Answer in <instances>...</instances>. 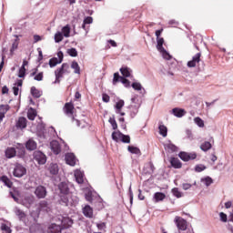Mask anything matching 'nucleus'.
I'll return each instance as SVG.
<instances>
[{
  "mask_svg": "<svg viewBox=\"0 0 233 233\" xmlns=\"http://www.w3.org/2000/svg\"><path fill=\"white\" fill-rule=\"evenodd\" d=\"M59 203L64 207H74L79 203V199L72 196V185L66 182H61L58 185Z\"/></svg>",
  "mask_w": 233,
  "mask_h": 233,
  "instance_id": "1",
  "label": "nucleus"
},
{
  "mask_svg": "<svg viewBox=\"0 0 233 233\" xmlns=\"http://www.w3.org/2000/svg\"><path fill=\"white\" fill-rule=\"evenodd\" d=\"M64 112L66 114V116H70L72 117L73 123L76 125V127H81V128H85V122H81L77 119H76L74 116V104L72 102L66 103L64 106Z\"/></svg>",
  "mask_w": 233,
  "mask_h": 233,
  "instance_id": "2",
  "label": "nucleus"
},
{
  "mask_svg": "<svg viewBox=\"0 0 233 233\" xmlns=\"http://www.w3.org/2000/svg\"><path fill=\"white\" fill-rule=\"evenodd\" d=\"M132 105L128 106L130 110V117L134 118L135 116H137L139 112V108L141 106V103L137 102V98L133 97L131 98Z\"/></svg>",
  "mask_w": 233,
  "mask_h": 233,
  "instance_id": "3",
  "label": "nucleus"
},
{
  "mask_svg": "<svg viewBox=\"0 0 233 233\" xmlns=\"http://www.w3.org/2000/svg\"><path fill=\"white\" fill-rule=\"evenodd\" d=\"M178 157H180V159L182 161H194V159H196L198 157V154L196 152H185V151H181L178 154Z\"/></svg>",
  "mask_w": 233,
  "mask_h": 233,
  "instance_id": "4",
  "label": "nucleus"
},
{
  "mask_svg": "<svg viewBox=\"0 0 233 233\" xmlns=\"http://www.w3.org/2000/svg\"><path fill=\"white\" fill-rule=\"evenodd\" d=\"M35 161H37L38 165H45L46 163V155L41 151H35L34 154Z\"/></svg>",
  "mask_w": 233,
  "mask_h": 233,
  "instance_id": "5",
  "label": "nucleus"
},
{
  "mask_svg": "<svg viewBox=\"0 0 233 233\" xmlns=\"http://www.w3.org/2000/svg\"><path fill=\"white\" fill-rule=\"evenodd\" d=\"M15 177H23L26 174V167L21 164H16L13 172Z\"/></svg>",
  "mask_w": 233,
  "mask_h": 233,
  "instance_id": "6",
  "label": "nucleus"
},
{
  "mask_svg": "<svg viewBox=\"0 0 233 233\" xmlns=\"http://www.w3.org/2000/svg\"><path fill=\"white\" fill-rule=\"evenodd\" d=\"M46 187H45L44 186L36 187L35 190V195L38 199H45L46 198Z\"/></svg>",
  "mask_w": 233,
  "mask_h": 233,
  "instance_id": "7",
  "label": "nucleus"
},
{
  "mask_svg": "<svg viewBox=\"0 0 233 233\" xmlns=\"http://www.w3.org/2000/svg\"><path fill=\"white\" fill-rule=\"evenodd\" d=\"M175 223H176L178 230H186L187 229V220H185V218H183L181 217H176Z\"/></svg>",
  "mask_w": 233,
  "mask_h": 233,
  "instance_id": "8",
  "label": "nucleus"
},
{
  "mask_svg": "<svg viewBox=\"0 0 233 233\" xmlns=\"http://www.w3.org/2000/svg\"><path fill=\"white\" fill-rule=\"evenodd\" d=\"M37 208L39 212H50V210H52L50 205L48 204V201L46 200H41L37 204Z\"/></svg>",
  "mask_w": 233,
  "mask_h": 233,
  "instance_id": "9",
  "label": "nucleus"
},
{
  "mask_svg": "<svg viewBox=\"0 0 233 233\" xmlns=\"http://www.w3.org/2000/svg\"><path fill=\"white\" fill-rule=\"evenodd\" d=\"M201 61V53H197L193 57L192 60L187 62L188 68H196L198 63Z\"/></svg>",
  "mask_w": 233,
  "mask_h": 233,
  "instance_id": "10",
  "label": "nucleus"
},
{
  "mask_svg": "<svg viewBox=\"0 0 233 233\" xmlns=\"http://www.w3.org/2000/svg\"><path fill=\"white\" fill-rule=\"evenodd\" d=\"M65 160L67 165H70V167H75L76 162L77 161L74 153L66 154Z\"/></svg>",
  "mask_w": 233,
  "mask_h": 233,
  "instance_id": "11",
  "label": "nucleus"
},
{
  "mask_svg": "<svg viewBox=\"0 0 233 233\" xmlns=\"http://www.w3.org/2000/svg\"><path fill=\"white\" fill-rule=\"evenodd\" d=\"M28 123V120H26V117L25 116H20L18 120L16 121L15 127L16 128L23 130L26 128V125Z\"/></svg>",
  "mask_w": 233,
  "mask_h": 233,
  "instance_id": "12",
  "label": "nucleus"
},
{
  "mask_svg": "<svg viewBox=\"0 0 233 233\" xmlns=\"http://www.w3.org/2000/svg\"><path fill=\"white\" fill-rule=\"evenodd\" d=\"M50 147H51L52 152H54V154H56V156H57V154L61 153V145L59 144V142H57V140H53L50 143Z\"/></svg>",
  "mask_w": 233,
  "mask_h": 233,
  "instance_id": "13",
  "label": "nucleus"
},
{
  "mask_svg": "<svg viewBox=\"0 0 233 233\" xmlns=\"http://www.w3.org/2000/svg\"><path fill=\"white\" fill-rule=\"evenodd\" d=\"M75 177L78 185H83V183H85V173L81 170L75 171Z\"/></svg>",
  "mask_w": 233,
  "mask_h": 233,
  "instance_id": "14",
  "label": "nucleus"
},
{
  "mask_svg": "<svg viewBox=\"0 0 233 233\" xmlns=\"http://www.w3.org/2000/svg\"><path fill=\"white\" fill-rule=\"evenodd\" d=\"M59 58L54 57L49 60V66L51 68H54V66L63 63V53H61V56H58Z\"/></svg>",
  "mask_w": 233,
  "mask_h": 233,
  "instance_id": "15",
  "label": "nucleus"
},
{
  "mask_svg": "<svg viewBox=\"0 0 233 233\" xmlns=\"http://www.w3.org/2000/svg\"><path fill=\"white\" fill-rule=\"evenodd\" d=\"M61 225L64 228H70L74 225V220L68 217H64L61 221Z\"/></svg>",
  "mask_w": 233,
  "mask_h": 233,
  "instance_id": "16",
  "label": "nucleus"
},
{
  "mask_svg": "<svg viewBox=\"0 0 233 233\" xmlns=\"http://www.w3.org/2000/svg\"><path fill=\"white\" fill-rule=\"evenodd\" d=\"M164 147L169 154H174V152H177L179 150V148L170 141L167 144H165Z\"/></svg>",
  "mask_w": 233,
  "mask_h": 233,
  "instance_id": "17",
  "label": "nucleus"
},
{
  "mask_svg": "<svg viewBox=\"0 0 233 233\" xmlns=\"http://www.w3.org/2000/svg\"><path fill=\"white\" fill-rule=\"evenodd\" d=\"M169 163L173 168H181L183 167L181 160L177 157H171Z\"/></svg>",
  "mask_w": 233,
  "mask_h": 233,
  "instance_id": "18",
  "label": "nucleus"
},
{
  "mask_svg": "<svg viewBox=\"0 0 233 233\" xmlns=\"http://www.w3.org/2000/svg\"><path fill=\"white\" fill-rule=\"evenodd\" d=\"M83 214L86 218H94V209L89 205H86L83 208Z\"/></svg>",
  "mask_w": 233,
  "mask_h": 233,
  "instance_id": "19",
  "label": "nucleus"
},
{
  "mask_svg": "<svg viewBox=\"0 0 233 233\" xmlns=\"http://www.w3.org/2000/svg\"><path fill=\"white\" fill-rule=\"evenodd\" d=\"M56 71L58 74L62 75V76L64 74H70V66L66 63H64L60 68L56 69Z\"/></svg>",
  "mask_w": 233,
  "mask_h": 233,
  "instance_id": "20",
  "label": "nucleus"
},
{
  "mask_svg": "<svg viewBox=\"0 0 233 233\" xmlns=\"http://www.w3.org/2000/svg\"><path fill=\"white\" fill-rule=\"evenodd\" d=\"M172 114L176 117H183V116L187 114V111H185V109H182V108L175 107L172 109Z\"/></svg>",
  "mask_w": 233,
  "mask_h": 233,
  "instance_id": "21",
  "label": "nucleus"
},
{
  "mask_svg": "<svg viewBox=\"0 0 233 233\" xmlns=\"http://www.w3.org/2000/svg\"><path fill=\"white\" fill-rule=\"evenodd\" d=\"M25 148L28 150H35L37 148V143L34 141V139L30 138L26 143H25Z\"/></svg>",
  "mask_w": 233,
  "mask_h": 233,
  "instance_id": "22",
  "label": "nucleus"
},
{
  "mask_svg": "<svg viewBox=\"0 0 233 233\" xmlns=\"http://www.w3.org/2000/svg\"><path fill=\"white\" fill-rule=\"evenodd\" d=\"M48 170L52 176H57V174H59V167L57 164H50Z\"/></svg>",
  "mask_w": 233,
  "mask_h": 233,
  "instance_id": "23",
  "label": "nucleus"
},
{
  "mask_svg": "<svg viewBox=\"0 0 233 233\" xmlns=\"http://www.w3.org/2000/svg\"><path fill=\"white\" fill-rule=\"evenodd\" d=\"M15 147H8L5 150V157H8V159H12V157H15Z\"/></svg>",
  "mask_w": 233,
  "mask_h": 233,
  "instance_id": "24",
  "label": "nucleus"
},
{
  "mask_svg": "<svg viewBox=\"0 0 233 233\" xmlns=\"http://www.w3.org/2000/svg\"><path fill=\"white\" fill-rule=\"evenodd\" d=\"M123 133H121L120 131H114L112 133V139L113 141H116V143H119V141H121Z\"/></svg>",
  "mask_w": 233,
  "mask_h": 233,
  "instance_id": "25",
  "label": "nucleus"
},
{
  "mask_svg": "<svg viewBox=\"0 0 233 233\" xmlns=\"http://www.w3.org/2000/svg\"><path fill=\"white\" fill-rule=\"evenodd\" d=\"M127 150L128 152H130V154H136L137 156H141V149H139V147H137L128 146Z\"/></svg>",
  "mask_w": 233,
  "mask_h": 233,
  "instance_id": "26",
  "label": "nucleus"
},
{
  "mask_svg": "<svg viewBox=\"0 0 233 233\" xmlns=\"http://www.w3.org/2000/svg\"><path fill=\"white\" fill-rule=\"evenodd\" d=\"M167 198V195L161 192H157L154 194V199L156 203H159V201H163Z\"/></svg>",
  "mask_w": 233,
  "mask_h": 233,
  "instance_id": "27",
  "label": "nucleus"
},
{
  "mask_svg": "<svg viewBox=\"0 0 233 233\" xmlns=\"http://www.w3.org/2000/svg\"><path fill=\"white\" fill-rule=\"evenodd\" d=\"M14 212L19 219H25V218H26L25 211L21 210L19 208H15Z\"/></svg>",
  "mask_w": 233,
  "mask_h": 233,
  "instance_id": "28",
  "label": "nucleus"
},
{
  "mask_svg": "<svg viewBox=\"0 0 233 233\" xmlns=\"http://www.w3.org/2000/svg\"><path fill=\"white\" fill-rule=\"evenodd\" d=\"M47 233H61V226L53 224L49 227Z\"/></svg>",
  "mask_w": 233,
  "mask_h": 233,
  "instance_id": "29",
  "label": "nucleus"
},
{
  "mask_svg": "<svg viewBox=\"0 0 233 233\" xmlns=\"http://www.w3.org/2000/svg\"><path fill=\"white\" fill-rule=\"evenodd\" d=\"M125 106V101L119 100L116 103L115 108H116V114H121V108Z\"/></svg>",
  "mask_w": 233,
  "mask_h": 233,
  "instance_id": "30",
  "label": "nucleus"
},
{
  "mask_svg": "<svg viewBox=\"0 0 233 233\" xmlns=\"http://www.w3.org/2000/svg\"><path fill=\"white\" fill-rule=\"evenodd\" d=\"M158 130H159L160 136H162L163 137H167L168 134V129L165 125H159Z\"/></svg>",
  "mask_w": 233,
  "mask_h": 233,
  "instance_id": "31",
  "label": "nucleus"
},
{
  "mask_svg": "<svg viewBox=\"0 0 233 233\" xmlns=\"http://www.w3.org/2000/svg\"><path fill=\"white\" fill-rule=\"evenodd\" d=\"M200 148L203 150V152H208V150L212 148V144H210L208 141H206L200 146Z\"/></svg>",
  "mask_w": 233,
  "mask_h": 233,
  "instance_id": "32",
  "label": "nucleus"
},
{
  "mask_svg": "<svg viewBox=\"0 0 233 233\" xmlns=\"http://www.w3.org/2000/svg\"><path fill=\"white\" fill-rule=\"evenodd\" d=\"M31 94H32L33 97H36V99L42 96L41 91H39L37 88H35V86L31 87Z\"/></svg>",
  "mask_w": 233,
  "mask_h": 233,
  "instance_id": "33",
  "label": "nucleus"
},
{
  "mask_svg": "<svg viewBox=\"0 0 233 233\" xmlns=\"http://www.w3.org/2000/svg\"><path fill=\"white\" fill-rule=\"evenodd\" d=\"M165 44V39L163 37L157 38V49L163 50L165 47H163V45Z\"/></svg>",
  "mask_w": 233,
  "mask_h": 233,
  "instance_id": "34",
  "label": "nucleus"
},
{
  "mask_svg": "<svg viewBox=\"0 0 233 233\" xmlns=\"http://www.w3.org/2000/svg\"><path fill=\"white\" fill-rule=\"evenodd\" d=\"M62 35L64 37H70V25H66L62 28Z\"/></svg>",
  "mask_w": 233,
  "mask_h": 233,
  "instance_id": "35",
  "label": "nucleus"
},
{
  "mask_svg": "<svg viewBox=\"0 0 233 233\" xmlns=\"http://www.w3.org/2000/svg\"><path fill=\"white\" fill-rule=\"evenodd\" d=\"M71 68L75 70V74H81V67H79V64H77V62L73 61L71 64Z\"/></svg>",
  "mask_w": 233,
  "mask_h": 233,
  "instance_id": "36",
  "label": "nucleus"
},
{
  "mask_svg": "<svg viewBox=\"0 0 233 233\" xmlns=\"http://www.w3.org/2000/svg\"><path fill=\"white\" fill-rule=\"evenodd\" d=\"M120 72L124 77H130V68L122 67L120 68Z\"/></svg>",
  "mask_w": 233,
  "mask_h": 233,
  "instance_id": "37",
  "label": "nucleus"
},
{
  "mask_svg": "<svg viewBox=\"0 0 233 233\" xmlns=\"http://www.w3.org/2000/svg\"><path fill=\"white\" fill-rule=\"evenodd\" d=\"M194 123H196L199 128H203V127H205V121H203L199 116L194 118Z\"/></svg>",
  "mask_w": 233,
  "mask_h": 233,
  "instance_id": "38",
  "label": "nucleus"
},
{
  "mask_svg": "<svg viewBox=\"0 0 233 233\" xmlns=\"http://www.w3.org/2000/svg\"><path fill=\"white\" fill-rule=\"evenodd\" d=\"M201 181H202V183H204V185H206V187H210L212 185V183H214V180H212V177H210L202 178Z\"/></svg>",
  "mask_w": 233,
  "mask_h": 233,
  "instance_id": "39",
  "label": "nucleus"
},
{
  "mask_svg": "<svg viewBox=\"0 0 233 233\" xmlns=\"http://www.w3.org/2000/svg\"><path fill=\"white\" fill-rule=\"evenodd\" d=\"M132 88H134V90H143V92H145V88H143V86H141V83L139 82H134L132 85H131Z\"/></svg>",
  "mask_w": 233,
  "mask_h": 233,
  "instance_id": "40",
  "label": "nucleus"
},
{
  "mask_svg": "<svg viewBox=\"0 0 233 233\" xmlns=\"http://www.w3.org/2000/svg\"><path fill=\"white\" fill-rule=\"evenodd\" d=\"M63 33L60 32V31H57L56 34H55V42L56 43H61V41H63Z\"/></svg>",
  "mask_w": 233,
  "mask_h": 233,
  "instance_id": "41",
  "label": "nucleus"
},
{
  "mask_svg": "<svg viewBox=\"0 0 233 233\" xmlns=\"http://www.w3.org/2000/svg\"><path fill=\"white\" fill-rule=\"evenodd\" d=\"M121 79H123V76H119V73H115L113 78V85H117V83H121Z\"/></svg>",
  "mask_w": 233,
  "mask_h": 233,
  "instance_id": "42",
  "label": "nucleus"
},
{
  "mask_svg": "<svg viewBox=\"0 0 233 233\" xmlns=\"http://www.w3.org/2000/svg\"><path fill=\"white\" fill-rule=\"evenodd\" d=\"M36 116H37V114L35 113V111L34 109L29 110L27 113V117H28V119H30V121H34L35 119Z\"/></svg>",
  "mask_w": 233,
  "mask_h": 233,
  "instance_id": "43",
  "label": "nucleus"
},
{
  "mask_svg": "<svg viewBox=\"0 0 233 233\" xmlns=\"http://www.w3.org/2000/svg\"><path fill=\"white\" fill-rule=\"evenodd\" d=\"M158 52H160V54L162 55V57L164 58V59H167V60H169V59H171V56H170V54H168V52H167L166 50H165V48L164 49H160Z\"/></svg>",
  "mask_w": 233,
  "mask_h": 233,
  "instance_id": "44",
  "label": "nucleus"
},
{
  "mask_svg": "<svg viewBox=\"0 0 233 233\" xmlns=\"http://www.w3.org/2000/svg\"><path fill=\"white\" fill-rule=\"evenodd\" d=\"M172 194L175 196V198H183V193H181L177 187H174L172 189Z\"/></svg>",
  "mask_w": 233,
  "mask_h": 233,
  "instance_id": "45",
  "label": "nucleus"
},
{
  "mask_svg": "<svg viewBox=\"0 0 233 233\" xmlns=\"http://www.w3.org/2000/svg\"><path fill=\"white\" fill-rule=\"evenodd\" d=\"M203 170H207V166L203 164H198L195 166V172H203Z\"/></svg>",
  "mask_w": 233,
  "mask_h": 233,
  "instance_id": "46",
  "label": "nucleus"
},
{
  "mask_svg": "<svg viewBox=\"0 0 233 233\" xmlns=\"http://www.w3.org/2000/svg\"><path fill=\"white\" fill-rule=\"evenodd\" d=\"M109 123L112 126L113 130H117V122L114 116L109 118Z\"/></svg>",
  "mask_w": 233,
  "mask_h": 233,
  "instance_id": "47",
  "label": "nucleus"
},
{
  "mask_svg": "<svg viewBox=\"0 0 233 233\" xmlns=\"http://www.w3.org/2000/svg\"><path fill=\"white\" fill-rule=\"evenodd\" d=\"M67 53L71 57H77V49L74 47L67 49Z\"/></svg>",
  "mask_w": 233,
  "mask_h": 233,
  "instance_id": "48",
  "label": "nucleus"
},
{
  "mask_svg": "<svg viewBox=\"0 0 233 233\" xmlns=\"http://www.w3.org/2000/svg\"><path fill=\"white\" fill-rule=\"evenodd\" d=\"M55 75H56V80L54 83V85L57 84V83H61V77H63V75H60L59 72H57L56 70L55 71Z\"/></svg>",
  "mask_w": 233,
  "mask_h": 233,
  "instance_id": "49",
  "label": "nucleus"
},
{
  "mask_svg": "<svg viewBox=\"0 0 233 233\" xmlns=\"http://www.w3.org/2000/svg\"><path fill=\"white\" fill-rule=\"evenodd\" d=\"M122 143H130V136L122 134V138L120 139Z\"/></svg>",
  "mask_w": 233,
  "mask_h": 233,
  "instance_id": "50",
  "label": "nucleus"
},
{
  "mask_svg": "<svg viewBox=\"0 0 233 233\" xmlns=\"http://www.w3.org/2000/svg\"><path fill=\"white\" fill-rule=\"evenodd\" d=\"M0 109L2 110V112H0V114H4V116H5V114L8 110H10V106H9L8 105H1V106H0Z\"/></svg>",
  "mask_w": 233,
  "mask_h": 233,
  "instance_id": "51",
  "label": "nucleus"
},
{
  "mask_svg": "<svg viewBox=\"0 0 233 233\" xmlns=\"http://www.w3.org/2000/svg\"><path fill=\"white\" fill-rule=\"evenodd\" d=\"M25 75H26V68H25V66H21L18 72V77H25Z\"/></svg>",
  "mask_w": 233,
  "mask_h": 233,
  "instance_id": "52",
  "label": "nucleus"
},
{
  "mask_svg": "<svg viewBox=\"0 0 233 233\" xmlns=\"http://www.w3.org/2000/svg\"><path fill=\"white\" fill-rule=\"evenodd\" d=\"M1 230H4L5 233H12V229L6 224L1 226Z\"/></svg>",
  "mask_w": 233,
  "mask_h": 233,
  "instance_id": "53",
  "label": "nucleus"
},
{
  "mask_svg": "<svg viewBox=\"0 0 233 233\" xmlns=\"http://www.w3.org/2000/svg\"><path fill=\"white\" fill-rule=\"evenodd\" d=\"M96 228H98V230H105V228H106V223H96Z\"/></svg>",
  "mask_w": 233,
  "mask_h": 233,
  "instance_id": "54",
  "label": "nucleus"
},
{
  "mask_svg": "<svg viewBox=\"0 0 233 233\" xmlns=\"http://www.w3.org/2000/svg\"><path fill=\"white\" fill-rule=\"evenodd\" d=\"M83 23L86 25H92V23H94V18H92V16H87L84 19Z\"/></svg>",
  "mask_w": 233,
  "mask_h": 233,
  "instance_id": "55",
  "label": "nucleus"
},
{
  "mask_svg": "<svg viewBox=\"0 0 233 233\" xmlns=\"http://www.w3.org/2000/svg\"><path fill=\"white\" fill-rule=\"evenodd\" d=\"M219 218H220V221H222V223H227V221H228L227 214L220 212Z\"/></svg>",
  "mask_w": 233,
  "mask_h": 233,
  "instance_id": "56",
  "label": "nucleus"
},
{
  "mask_svg": "<svg viewBox=\"0 0 233 233\" xmlns=\"http://www.w3.org/2000/svg\"><path fill=\"white\" fill-rule=\"evenodd\" d=\"M120 83L125 85L126 87L130 86V81L128 79L125 78L124 76L121 78Z\"/></svg>",
  "mask_w": 233,
  "mask_h": 233,
  "instance_id": "57",
  "label": "nucleus"
},
{
  "mask_svg": "<svg viewBox=\"0 0 233 233\" xmlns=\"http://www.w3.org/2000/svg\"><path fill=\"white\" fill-rule=\"evenodd\" d=\"M17 46H19V44L17 43V41H15L12 45V47H11V54H14V52H15V50H17Z\"/></svg>",
  "mask_w": 233,
  "mask_h": 233,
  "instance_id": "58",
  "label": "nucleus"
},
{
  "mask_svg": "<svg viewBox=\"0 0 233 233\" xmlns=\"http://www.w3.org/2000/svg\"><path fill=\"white\" fill-rule=\"evenodd\" d=\"M43 72L38 73L36 76H35L34 79L35 81H43Z\"/></svg>",
  "mask_w": 233,
  "mask_h": 233,
  "instance_id": "59",
  "label": "nucleus"
},
{
  "mask_svg": "<svg viewBox=\"0 0 233 233\" xmlns=\"http://www.w3.org/2000/svg\"><path fill=\"white\" fill-rule=\"evenodd\" d=\"M102 100L104 101V103H110V96L106 94H103Z\"/></svg>",
  "mask_w": 233,
  "mask_h": 233,
  "instance_id": "60",
  "label": "nucleus"
},
{
  "mask_svg": "<svg viewBox=\"0 0 233 233\" xmlns=\"http://www.w3.org/2000/svg\"><path fill=\"white\" fill-rule=\"evenodd\" d=\"M191 187H192V185L189 184V183H185V184L182 185V188H183L184 190H188V189L191 188Z\"/></svg>",
  "mask_w": 233,
  "mask_h": 233,
  "instance_id": "61",
  "label": "nucleus"
},
{
  "mask_svg": "<svg viewBox=\"0 0 233 233\" xmlns=\"http://www.w3.org/2000/svg\"><path fill=\"white\" fill-rule=\"evenodd\" d=\"M186 136H187V139H192V130L187 129Z\"/></svg>",
  "mask_w": 233,
  "mask_h": 233,
  "instance_id": "62",
  "label": "nucleus"
},
{
  "mask_svg": "<svg viewBox=\"0 0 233 233\" xmlns=\"http://www.w3.org/2000/svg\"><path fill=\"white\" fill-rule=\"evenodd\" d=\"M43 38L39 35H34V43H39Z\"/></svg>",
  "mask_w": 233,
  "mask_h": 233,
  "instance_id": "63",
  "label": "nucleus"
},
{
  "mask_svg": "<svg viewBox=\"0 0 233 233\" xmlns=\"http://www.w3.org/2000/svg\"><path fill=\"white\" fill-rule=\"evenodd\" d=\"M14 96H19V87L17 86H15L13 87Z\"/></svg>",
  "mask_w": 233,
  "mask_h": 233,
  "instance_id": "64",
  "label": "nucleus"
}]
</instances>
